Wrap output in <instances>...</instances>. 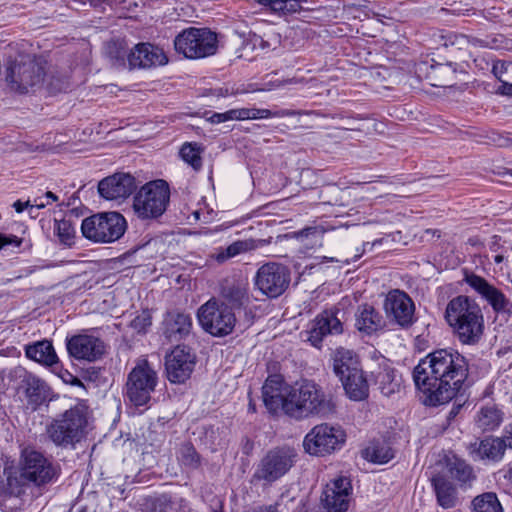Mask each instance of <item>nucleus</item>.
I'll return each mask as SVG.
<instances>
[{
    "mask_svg": "<svg viewBox=\"0 0 512 512\" xmlns=\"http://www.w3.org/2000/svg\"><path fill=\"white\" fill-rule=\"evenodd\" d=\"M203 149L197 143H185L180 149L181 158L193 167L195 170H200L202 167L201 153Z\"/></svg>",
    "mask_w": 512,
    "mask_h": 512,
    "instance_id": "obj_42",
    "label": "nucleus"
},
{
    "mask_svg": "<svg viewBox=\"0 0 512 512\" xmlns=\"http://www.w3.org/2000/svg\"><path fill=\"white\" fill-rule=\"evenodd\" d=\"M430 481L436 502L441 508L452 509L459 505L458 490L445 473H435Z\"/></svg>",
    "mask_w": 512,
    "mask_h": 512,
    "instance_id": "obj_23",
    "label": "nucleus"
},
{
    "mask_svg": "<svg viewBox=\"0 0 512 512\" xmlns=\"http://www.w3.org/2000/svg\"><path fill=\"white\" fill-rule=\"evenodd\" d=\"M386 325L383 315L372 305L362 304L355 313V326L358 331L372 335L384 329Z\"/></svg>",
    "mask_w": 512,
    "mask_h": 512,
    "instance_id": "obj_25",
    "label": "nucleus"
},
{
    "mask_svg": "<svg viewBox=\"0 0 512 512\" xmlns=\"http://www.w3.org/2000/svg\"><path fill=\"white\" fill-rule=\"evenodd\" d=\"M263 402L269 413L282 411L300 421L311 417H328L335 412L332 398L311 380L288 385L280 375H270L262 387Z\"/></svg>",
    "mask_w": 512,
    "mask_h": 512,
    "instance_id": "obj_2",
    "label": "nucleus"
},
{
    "mask_svg": "<svg viewBox=\"0 0 512 512\" xmlns=\"http://www.w3.org/2000/svg\"><path fill=\"white\" fill-rule=\"evenodd\" d=\"M54 231L62 244L70 246L73 243L75 228L70 220H55Z\"/></svg>",
    "mask_w": 512,
    "mask_h": 512,
    "instance_id": "obj_43",
    "label": "nucleus"
},
{
    "mask_svg": "<svg viewBox=\"0 0 512 512\" xmlns=\"http://www.w3.org/2000/svg\"><path fill=\"white\" fill-rule=\"evenodd\" d=\"M474 512H503L502 506L493 492L483 493L472 501Z\"/></svg>",
    "mask_w": 512,
    "mask_h": 512,
    "instance_id": "obj_38",
    "label": "nucleus"
},
{
    "mask_svg": "<svg viewBox=\"0 0 512 512\" xmlns=\"http://www.w3.org/2000/svg\"><path fill=\"white\" fill-rule=\"evenodd\" d=\"M343 330L341 321L333 313L324 312L317 316L309 331L308 341L319 347L328 334H340Z\"/></svg>",
    "mask_w": 512,
    "mask_h": 512,
    "instance_id": "obj_24",
    "label": "nucleus"
},
{
    "mask_svg": "<svg viewBox=\"0 0 512 512\" xmlns=\"http://www.w3.org/2000/svg\"><path fill=\"white\" fill-rule=\"evenodd\" d=\"M478 291L497 313H510L512 311V303L506 299V297L501 293V290Z\"/></svg>",
    "mask_w": 512,
    "mask_h": 512,
    "instance_id": "obj_40",
    "label": "nucleus"
},
{
    "mask_svg": "<svg viewBox=\"0 0 512 512\" xmlns=\"http://www.w3.org/2000/svg\"><path fill=\"white\" fill-rule=\"evenodd\" d=\"M127 222L118 212H103L85 218L81 224L83 236L95 243H112L125 233Z\"/></svg>",
    "mask_w": 512,
    "mask_h": 512,
    "instance_id": "obj_9",
    "label": "nucleus"
},
{
    "mask_svg": "<svg viewBox=\"0 0 512 512\" xmlns=\"http://www.w3.org/2000/svg\"><path fill=\"white\" fill-rule=\"evenodd\" d=\"M28 480L22 475L20 463L18 467L5 466L3 478L0 480V495L19 497L26 491Z\"/></svg>",
    "mask_w": 512,
    "mask_h": 512,
    "instance_id": "obj_27",
    "label": "nucleus"
},
{
    "mask_svg": "<svg viewBox=\"0 0 512 512\" xmlns=\"http://www.w3.org/2000/svg\"><path fill=\"white\" fill-rule=\"evenodd\" d=\"M503 175H510L512 177V170H505V172L502 173Z\"/></svg>",
    "mask_w": 512,
    "mask_h": 512,
    "instance_id": "obj_61",
    "label": "nucleus"
},
{
    "mask_svg": "<svg viewBox=\"0 0 512 512\" xmlns=\"http://www.w3.org/2000/svg\"><path fill=\"white\" fill-rule=\"evenodd\" d=\"M245 114L241 109H232L224 113H215L211 116L212 123H222L229 120H243L242 115Z\"/></svg>",
    "mask_w": 512,
    "mask_h": 512,
    "instance_id": "obj_46",
    "label": "nucleus"
},
{
    "mask_svg": "<svg viewBox=\"0 0 512 512\" xmlns=\"http://www.w3.org/2000/svg\"><path fill=\"white\" fill-rule=\"evenodd\" d=\"M13 207L18 213L23 212L27 207H31V209L33 208L32 204H30V201L22 202L20 200L14 202Z\"/></svg>",
    "mask_w": 512,
    "mask_h": 512,
    "instance_id": "obj_55",
    "label": "nucleus"
},
{
    "mask_svg": "<svg viewBox=\"0 0 512 512\" xmlns=\"http://www.w3.org/2000/svg\"><path fill=\"white\" fill-rule=\"evenodd\" d=\"M136 188L135 177L124 172L114 173L98 183V192L106 200L126 199Z\"/></svg>",
    "mask_w": 512,
    "mask_h": 512,
    "instance_id": "obj_19",
    "label": "nucleus"
},
{
    "mask_svg": "<svg viewBox=\"0 0 512 512\" xmlns=\"http://www.w3.org/2000/svg\"><path fill=\"white\" fill-rule=\"evenodd\" d=\"M88 426V406L78 402L70 409L52 418L46 425L47 438L62 449L75 448L81 442Z\"/></svg>",
    "mask_w": 512,
    "mask_h": 512,
    "instance_id": "obj_4",
    "label": "nucleus"
},
{
    "mask_svg": "<svg viewBox=\"0 0 512 512\" xmlns=\"http://www.w3.org/2000/svg\"><path fill=\"white\" fill-rule=\"evenodd\" d=\"M241 111L245 113L242 115L243 120L275 117L274 111L269 109L241 108Z\"/></svg>",
    "mask_w": 512,
    "mask_h": 512,
    "instance_id": "obj_47",
    "label": "nucleus"
},
{
    "mask_svg": "<svg viewBox=\"0 0 512 512\" xmlns=\"http://www.w3.org/2000/svg\"><path fill=\"white\" fill-rule=\"evenodd\" d=\"M378 243H381V240H375L372 244H370L369 242L364 243L362 251L355 255L354 261L362 256V254L365 252L367 246H373Z\"/></svg>",
    "mask_w": 512,
    "mask_h": 512,
    "instance_id": "obj_56",
    "label": "nucleus"
},
{
    "mask_svg": "<svg viewBox=\"0 0 512 512\" xmlns=\"http://www.w3.org/2000/svg\"><path fill=\"white\" fill-rule=\"evenodd\" d=\"M502 260H503V256H501V255L495 256V262L496 263H500Z\"/></svg>",
    "mask_w": 512,
    "mask_h": 512,
    "instance_id": "obj_60",
    "label": "nucleus"
},
{
    "mask_svg": "<svg viewBox=\"0 0 512 512\" xmlns=\"http://www.w3.org/2000/svg\"><path fill=\"white\" fill-rule=\"evenodd\" d=\"M244 512H277V509L273 505H262L250 508Z\"/></svg>",
    "mask_w": 512,
    "mask_h": 512,
    "instance_id": "obj_54",
    "label": "nucleus"
},
{
    "mask_svg": "<svg viewBox=\"0 0 512 512\" xmlns=\"http://www.w3.org/2000/svg\"><path fill=\"white\" fill-rule=\"evenodd\" d=\"M267 6L277 13H295L301 10V3L299 0H266Z\"/></svg>",
    "mask_w": 512,
    "mask_h": 512,
    "instance_id": "obj_45",
    "label": "nucleus"
},
{
    "mask_svg": "<svg viewBox=\"0 0 512 512\" xmlns=\"http://www.w3.org/2000/svg\"><path fill=\"white\" fill-rule=\"evenodd\" d=\"M251 244L248 241H235L225 249L221 250L216 255V260L220 263L244 253L251 249Z\"/></svg>",
    "mask_w": 512,
    "mask_h": 512,
    "instance_id": "obj_44",
    "label": "nucleus"
},
{
    "mask_svg": "<svg viewBox=\"0 0 512 512\" xmlns=\"http://www.w3.org/2000/svg\"><path fill=\"white\" fill-rule=\"evenodd\" d=\"M248 411L252 412V413L256 412V405L254 403H252L251 401L248 405Z\"/></svg>",
    "mask_w": 512,
    "mask_h": 512,
    "instance_id": "obj_59",
    "label": "nucleus"
},
{
    "mask_svg": "<svg viewBox=\"0 0 512 512\" xmlns=\"http://www.w3.org/2000/svg\"><path fill=\"white\" fill-rule=\"evenodd\" d=\"M446 475L456 480L460 486H470L476 478L473 468L456 456L446 460Z\"/></svg>",
    "mask_w": 512,
    "mask_h": 512,
    "instance_id": "obj_31",
    "label": "nucleus"
},
{
    "mask_svg": "<svg viewBox=\"0 0 512 512\" xmlns=\"http://www.w3.org/2000/svg\"><path fill=\"white\" fill-rule=\"evenodd\" d=\"M333 372L340 379L360 371L357 355L353 350L336 348L332 353Z\"/></svg>",
    "mask_w": 512,
    "mask_h": 512,
    "instance_id": "obj_28",
    "label": "nucleus"
},
{
    "mask_svg": "<svg viewBox=\"0 0 512 512\" xmlns=\"http://www.w3.org/2000/svg\"><path fill=\"white\" fill-rule=\"evenodd\" d=\"M163 335L170 342L185 339L192 330V318L189 314L170 311L162 322Z\"/></svg>",
    "mask_w": 512,
    "mask_h": 512,
    "instance_id": "obj_22",
    "label": "nucleus"
},
{
    "mask_svg": "<svg viewBox=\"0 0 512 512\" xmlns=\"http://www.w3.org/2000/svg\"><path fill=\"white\" fill-rule=\"evenodd\" d=\"M340 381L342 382L347 396L351 400L362 401L368 397L369 385L362 370L340 378Z\"/></svg>",
    "mask_w": 512,
    "mask_h": 512,
    "instance_id": "obj_30",
    "label": "nucleus"
},
{
    "mask_svg": "<svg viewBox=\"0 0 512 512\" xmlns=\"http://www.w3.org/2000/svg\"><path fill=\"white\" fill-rule=\"evenodd\" d=\"M366 457L374 463L384 464L394 457L393 449L386 443L374 442L365 450Z\"/></svg>",
    "mask_w": 512,
    "mask_h": 512,
    "instance_id": "obj_39",
    "label": "nucleus"
},
{
    "mask_svg": "<svg viewBox=\"0 0 512 512\" xmlns=\"http://www.w3.org/2000/svg\"><path fill=\"white\" fill-rule=\"evenodd\" d=\"M151 325V319L149 316H138L131 322V327L138 332H145L146 328Z\"/></svg>",
    "mask_w": 512,
    "mask_h": 512,
    "instance_id": "obj_50",
    "label": "nucleus"
},
{
    "mask_svg": "<svg viewBox=\"0 0 512 512\" xmlns=\"http://www.w3.org/2000/svg\"><path fill=\"white\" fill-rule=\"evenodd\" d=\"M296 450L288 445L270 449L260 460L253 478L268 483L275 482L284 476L295 464Z\"/></svg>",
    "mask_w": 512,
    "mask_h": 512,
    "instance_id": "obj_13",
    "label": "nucleus"
},
{
    "mask_svg": "<svg viewBox=\"0 0 512 512\" xmlns=\"http://www.w3.org/2000/svg\"><path fill=\"white\" fill-rule=\"evenodd\" d=\"M324 259L327 260V261H331V262L334 261V258H327V257H325Z\"/></svg>",
    "mask_w": 512,
    "mask_h": 512,
    "instance_id": "obj_62",
    "label": "nucleus"
},
{
    "mask_svg": "<svg viewBox=\"0 0 512 512\" xmlns=\"http://www.w3.org/2000/svg\"><path fill=\"white\" fill-rule=\"evenodd\" d=\"M492 73L502 83V93L512 94V62L497 60L493 63Z\"/></svg>",
    "mask_w": 512,
    "mask_h": 512,
    "instance_id": "obj_37",
    "label": "nucleus"
},
{
    "mask_svg": "<svg viewBox=\"0 0 512 512\" xmlns=\"http://www.w3.org/2000/svg\"><path fill=\"white\" fill-rule=\"evenodd\" d=\"M22 240L15 235H3L0 234V249L7 245L20 246Z\"/></svg>",
    "mask_w": 512,
    "mask_h": 512,
    "instance_id": "obj_51",
    "label": "nucleus"
},
{
    "mask_svg": "<svg viewBox=\"0 0 512 512\" xmlns=\"http://www.w3.org/2000/svg\"><path fill=\"white\" fill-rule=\"evenodd\" d=\"M25 355L27 358L45 366H52L58 362L52 342L46 339L26 345Z\"/></svg>",
    "mask_w": 512,
    "mask_h": 512,
    "instance_id": "obj_29",
    "label": "nucleus"
},
{
    "mask_svg": "<svg viewBox=\"0 0 512 512\" xmlns=\"http://www.w3.org/2000/svg\"><path fill=\"white\" fill-rule=\"evenodd\" d=\"M45 75V62L30 55H20L9 61L5 70L8 86L19 93H27L29 88L41 86Z\"/></svg>",
    "mask_w": 512,
    "mask_h": 512,
    "instance_id": "obj_6",
    "label": "nucleus"
},
{
    "mask_svg": "<svg viewBox=\"0 0 512 512\" xmlns=\"http://www.w3.org/2000/svg\"><path fill=\"white\" fill-rule=\"evenodd\" d=\"M177 459L182 466L192 470L197 469L201 464L200 455L191 443L181 445Z\"/></svg>",
    "mask_w": 512,
    "mask_h": 512,
    "instance_id": "obj_41",
    "label": "nucleus"
},
{
    "mask_svg": "<svg viewBox=\"0 0 512 512\" xmlns=\"http://www.w3.org/2000/svg\"><path fill=\"white\" fill-rule=\"evenodd\" d=\"M158 383L156 371L147 360H140L128 374L126 396L135 406L147 405Z\"/></svg>",
    "mask_w": 512,
    "mask_h": 512,
    "instance_id": "obj_12",
    "label": "nucleus"
},
{
    "mask_svg": "<svg viewBox=\"0 0 512 512\" xmlns=\"http://www.w3.org/2000/svg\"><path fill=\"white\" fill-rule=\"evenodd\" d=\"M170 201V189L165 180L158 179L143 185L133 198L134 214L141 220L161 217Z\"/></svg>",
    "mask_w": 512,
    "mask_h": 512,
    "instance_id": "obj_7",
    "label": "nucleus"
},
{
    "mask_svg": "<svg viewBox=\"0 0 512 512\" xmlns=\"http://www.w3.org/2000/svg\"><path fill=\"white\" fill-rule=\"evenodd\" d=\"M384 309L402 328H408L414 322L415 305L404 290H389Z\"/></svg>",
    "mask_w": 512,
    "mask_h": 512,
    "instance_id": "obj_17",
    "label": "nucleus"
},
{
    "mask_svg": "<svg viewBox=\"0 0 512 512\" xmlns=\"http://www.w3.org/2000/svg\"><path fill=\"white\" fill-rule=\"evenodd\" d=\"M310 112H303L299 110H291V109H280L274 111L275 117H292L296 115L309 114Z\"/></svg>",
    "mask_w": 512,
    "mask_h": 512,
    "instance_id": "obj_52",
    "label": "nucleus"
},
{
    "mask_svg": "<svg viewBox=\"0 0 512 512\" xmlns=\"http://www.w3.org/2000/svg\"><path fill=\"white\" fill-rule=\"evenodd\" d=\"M196 364V355L186 345H177L165 357L167 378L171 383L182 384L188 380Z\"/></svg>",
    "mask_w": 512,
    "mask_h": 512,
    "instance_id": "obj_16",
    "label": "nucleus"
},
{
    "mask_svg": "<svg viewBox=\"0 0 512 512\" xmlns=\"http://www.w3.org/2000/svg\"><path fill=\"white\" fill-rule=\"evenodd\" d=\"M25 394L30 403L39 405L46 399V383L38 377L29 375L25 379Z\"/></svg>",
    "mask_w": 512,
    "mask_h": 512,
    "instance_id": "obj_36",
    "label": "nucleus"
},
{
    "mask_svg": "<svg viewBox=\"0 0 512 512\" xmlns=\"http://www.w3.org/2000/svg\"><path fill=\"white\" fill-rule=\"evenodd\" d=\"M501 422L502 413L494 406L482 407L476 417V425L483 431L494 430Z\"/></svg>",
    "mask_w": 512,
    "mask_h": 512,
    "instance_id": "obj_35",
    "label": "nucleus"
},
{
    "mask_svg": "<svg viewBox=\"0 0 512 512\" xmlns=\"http://www.w3.org/2000/svg\"><path fill=\"white\" fill-rule=\"evenodd\" d=\"M223 294L235 310L243 309L247 316L254 317L257 311H264L269 299L278 298L284 290H255L257 295L248 290H224Z\"/></svg>",
    "mask_w": 512,
    "mask_h": 512,
    "instance_id": "obj_15",
    "label": "nucleus"
},
{
    "mask_svg": "<svg viewBox=\"0 0 512 512\" xmlns=\"http://www.w3.org/2000/svg\"><path fill=\"white\" fill-rule=\"evenodd\" d=\"M326 229L322 225L307 226L301 230L293 231L285 235L288 239H295L309 248L322 245V238Z\"/></svg>",
    "mask_w": 512,
    "mask_h": 512,
    "instance_id": "obj_32",
    "label": "nucleus"
},
{
    "mask_svg": "<svg viewBox=\"0 0 512 512\" xmlns=\"http://www.w3.org/2000/svg\"><path fill=\"white\" fill-rule=\"evenodd\" d=\"M175 50L189 59L214 55L218 48L217 34L208 28L190 27L174 39Z\"/></svg>",
    "mask_w": 512,
    "mask_h": 512,
    "instance_id": "obj_11",
    "label": "nucleus"
},
{
    "mask_svg": "<svg viewBox=\"0 0 512 512\" xmlns=\"http://www.w3.org/2000/svg\"><path fill=\"white\" fill-rule=\"evenodd\" d=\"M463 281L469 285L471 288H494L493 286L489 285L485 279H483L480 276L475 275L472 272L464 271V279Z\"/></svg>",
    "mask_w": 512,
    "mask_h": 512,
    "instance_id": "obj_48",
    "label": "nucleus"
},
{
    "mask_svg": "<svg viewBox=\"0 0 512 512\" xmlns=\"http://www.w3.org/2000/svg\"><path fill=\"white\" fill-rule=\"evenodd\" d=\"M505 450V443L501 438H486L480 442L477 454L481 459L499 461L502 459Z\"/></svg>",
    "mask_w": 512,
    "mask_h": 512,
    "instance_id": "obj_34",
    "label": "nucleus"
},
{
    "mask_svg": "<svg viewBox=\"0 0 512 512\" xmlns=\"http://www.w3.org/2000/svg\"><path fill=\"white\" fill-rule=\"evenodd\" d=\"M129 48L123 40H112L105 45V54L112 65L117 68H125L128 64Z\"/></svg>",
    "mask_w": 512,
    "mask_h": 512,
    "instance_id": "obj_33",
    "label": "nucleus"
},
{
    "mask_svg": "<svg viewBox=\"0 0 512 512\" xmlns=\"http://www.w3.org/2000/svg\"><path fill=\"white\" fill-rule=\"evenodd\" d=\"M19 462L28 484L39 489L56 483L61 475V467L57 462L32 448L21 451Z\"/></svg>",
    "mask_w": 512,
    "mask_h": 512,
    "instance_id": "obj_5",
    "label": "nucleus"
},
{
    "mask_svg": "<svg viewBox=\"0 0 512 512\" xmlns=\"http://www.w3.org/2000/svg\"><path fill=\"white\" fill-rule=\"evenodd\" d=\"M71 377H72V380H71V384H72V385H75V386H83V383H82V381H81L79 378L74 377V376H72V375H71Z\"/></svg>",
    "mask_w": 512,
    "mask_h": 512,
    "instance_id": "obj_57",
    "label": "nucleus"
},
{
    "mask_svg": "<svg viewBox=\"0 0 512 512\" xmlns=\"http://www.w3.org/2000/svg\"><path fill=\"white\" fill-rule=\"evenodd\" d=\"M347 434L338 424L315 425L304 437L303 448L312 456L325 457L343 448Z\"/></svg>",
    "mask_w": 512,
    "mask_h": 512,
    "instance_id": "obj_10",
    "label": "nucleus"
},
{
    "mask_svg": "<svg viewBox=\"0 0 512 512\" xmlns=\"http://www.w3.org/2000/svg\"><path fill=\"white\" fill-rule=\"evenodd\" d=\"M235 311L225 297L223 301L211 298L198 308L197 319L205 332L214 337H225L235 328Z\"/></svg>",
    "mask_w": 512,
    "mask_h": 512,
    "instance_id": "obj_8",
    "label": "nucleus"
},
{
    "mask_svg": "<svg viewBox=\"0 0 512 512\" xmlns=\"http://www.w3.org/2000/svg\"><path fill=\"white\" fill-rule=\"evenodd\" d=\"M168 63V57L164 50L151 43H139L130 50L128 66L130 68H153Z\"/></svg>",
    "mask_w": 512,
    "mask_h": 512,
    "instance_id": "obj_20",
    "label": "nucleus"
},
{
    "mask_svg": "<svg viewBox=\"0 0 512 512\" xmlns=\"http://www.w3.org/2000/svg\"><path fill=\"white\" fill-rule=\"evenodd\" d=\"M69 355L77 360L97 361L105 352L104 342L93 335L78 334L67 339Z\"/></svg>",
    "mask_w": 512,
    "mask_h": 512,
    "instance_id": "obj_18",
    "label": "nucleus"
},
{
    "mask_svg": "<svg viewBox=\"0 0 512 512\" xmlns=\"http://www.w3.org/2000/svg\"><path fill=\"white\" fill-rule=\"evenodd\" d=\"M58 200L57 195H55L51 191H47L43 196L36 197L34 199V203L32 204V207H35L37 209H43L47 205L56 202Z\"/></svg>",
    "mask_w": 512,
    "mask_h": 512,
    "instance_id": "obj_49",
    "label": "nucleus"
},
{
    "mask_svg": "<svg viewBox=\"0 0 512 512\" xmlns=\"http://www.w3.org/2000/svg\"><path fill=\"white\" fill-rule=\"evenodd\" d=\"M466 358L454 349H438L419 361L412 372L423 403L438 406L452 400L468 376Z\"/></svg>",
    "mask_w": 512,
    "mask_h": 512,
    "instance_id": "obj_1",
    "label": "nucleus"
},
{
    "mask_svg": "<svg viewBox=\"0 0 512 512\" xmlns=\"http://www.w3.org/2000/svg\"><path fill=\"white\" fill-rule=\"evenodd\" d=\"M290 271L287 266L269 262L262 265L255 276L257 288H288Z\"/></svg>",
    "mask_w": 512,
    "mask_h": 512,
    "instance_id": "obj_21",
    "label": "nucleus"
},
{
    "mask_svg": "<svg viewBox=\"0 0 512 512\" xmlns=\"http://www.w3.org/2000/svg\"><path fill=\"white\" fill-rule=\"evenodd\" d=\"M501 439L505 443V449H512V424L505 428V435Z\"/></svg>",
    "mask_w": 512,
    "mask_h": 512,
    "instance_id": "obj_53",
    "label": "nucleus"
},
{
    "mask_svg": "<svg viewBox=\"0 0 512 512\" xmlns=\"http://www.w3.org/2000/svg\"><path fill=\"white\" fill-rule=\"evenodd\" d=\"M372 378L374 385L384 396L389 397L400 391L401 376L390 363L384 362L380 364L372 372Z\"/></svg>",
    "mask_w": 512,
    "mask_h": 512,
    "instance_id": "obj_26",
    "label": "nucleus"
},
{
    "mask_svg": "<svg viewBox=\"0 0 512 512\" xmlns=\"http://www.w3.org/2000/svg\"><path fill=\"white\" fill-rule=\"evenodd\" d=\"M445 319L462 344L474 345L482 338L484 317L473 299L458 296L450 300L445 310Z\"/></svg>",
    "mask_w": 512,
    "mask_h": 512,
    "instance_id": "obj_3",
    "label": "nucleus"
},
{
    "mask_svg": "<svg viewBox=\"0 0 512 512\" xmlns=\"http://www.w3.org/2000/svg\"><path fill=\"white\" fill-rule=\"evenodd\" d=\"M351 480L339 476L329 481L320 496L315 512H347L352 499Z\"/></svg>",
    "mask_w": 512,
    "mask_h": 512,
    "instance_id": "obj_14",
    "label": "nucleus"
},
{
    "mask_svg": "<svg viewBox=\"0 0 512 512\" xmlns=\"http://www.w3.org/2000/svg\"><path fill=\"white\" fill-rule=\"evenodd\" d=\"M505 479L512 485V466L509 468V470L505 474Z\"/></svg>",
    "mask_w": 512,
    "mask_h": 512,
    "instance_id": "obj_58",
    "label": "nucleus"
}]
</instances>
